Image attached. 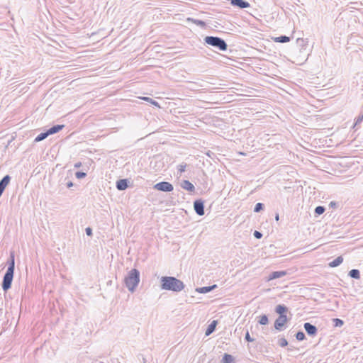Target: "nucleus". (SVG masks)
Returning a JSON list of instances; mask_svg holds the SVG:
<instances>
[{
	"label": "nucleus",
	"mask_w": 363,
	"mask_h": 363,
	"mask_svg": "<svg viewBox=\"0 0 363 363\" xmlns=\"http://www.w3.org/2000/svg\"><path fill=\"white\" fill-rule=\"evenodd\" d=\"M8 267L7 270L4 276L1 287L2 289L6 292L11 287L13 279V274H14V269H15V255L14 252L11 251L10 252L9 257L6 262Z\"/></svg>",
	"instance_id": "obj_1"
},
{
	"label": "nucleus",
	"mask_w": 363,
	"mask_h": 363,
	"mask_svg": "<svg viewBox=\"0 0 363 363\" xmlns=\"http://www.w3.org/2000/svg\"><path fill=\"white\" fill-rule=\"evenodd\" d=\"M160 287L163 290L179 292L184 289V284L174 277H162Z\"/></svg>",
	"instance_id": "obj_2"
},
{
	"label": "nucleus",
	"mask_w": 363,
	"mask_h": 363,
	"mask_svg": "<svg viewBox=\"0 0 363 363\" xmlns=\"http://www.w3.org/2000/svg\"><path fill=\"white\" fill-rule=\"evenodd\" d=\"M140 282V272L132 269L124 279V283L129 291L133 293Z\"/></svg>",
	"instance_id": "obj_3"
},
{
	"label": "nucleus",
	"mask_w": 363,
	"mask_h": 363,
	"mask_svg": "<svg viewBox=\"0 0 363 363\" xmlns=\"http://www.w3.org/2000/svg\"><path fill=\"white\" fill-rule=\"evenodd\" d=\"M204 42L207 45L218 48L220 51H225L228 49L226 42L217 36H206L204 38Z\"/></svg>",
	"instance_id": "obj_4"
},
{
	"label": "nucleus",
	"mask_w": 363,
	"mask_h": 363,
	"mask_svg": "<svg viewBox=\"0 0 363 363\" xmlns=\"http://www.w3.org/2000/svg\"><path fill=\"white\" fill-rule=\"evenodd\" d=\"M153 188L163 192H170L173 191V185L168 182H161L154 185Z\"/></svg>",
	"instance_id": "obj_5"
},
{
	"label": "nucleus",
	"mask_w": 363,
	"mask_h": 363,
	"mask_svg": "<svg viewBox=\"0 0 363 363\" xmlns=\"http://www.w3.org/2000/svg\"><path fill=\"white\" fill-rule=\"evenodd\" d=\"M204 208V201L201 199L194 201V209L197 215L200 216H203L205 213Z\"/></svg>",
	"instance_id": "obj_6"
},
{
	"label": "nucleus",
	"mask_w": 363,
	"mask_h": 363,
	"mask_svg": "<svg viewBox=\"0 0 363 363\" xmlns=\"http://www.w3.org/2000/svg\"><path fill=\"white\" fill-rule=\"evenodd\" d=\"M288 321L286 315H279L274 321V328L278 331L284 330V325Z\"/></svg>",
	"instance_id": "obj_7"
},
{
	"label": "nucleus",
	"mask_w": 363,
	"mask_h": 363,
	"mask_svg": "<svg viewBox=\"0 0 363 363\" xmlns=\"http://www.w3.org/2000/svg\"><path fill=\"white\" fill-rule=\"evenodd\" d=\"M303 328L306 332V333L311 337H314L318 333V329L316 326L310 323H305L303 325Z\"/></svg>",
	"instance_id": "obj_8"
},
{
	"label": "nucleus",
	"mask_w": 363,
	"mask_h": 363,
	"mask_svg": "<svg viewBox=\"0 0 363 363\" xmlns=\"http://www.w3.org/2000/svg\"><path fill=\"white\" fill-rule=\"evenodd\" d=\"M230 4L235 7L246 9L250 6V4L245 0H230Z\"/></svg>",
	"instance_id": "obj_9"
},
{
	"label": "nucleus",
	"mask_w": 363,
	"mask_h": 363,
	"mask_svg": "<svg viewBox=\"0 0 363 363\" xmlns=\"http://www.w3.org/2000/svg\"><path fill=\"white\" fill-rule=\"evenodd\" d=\"M180 186L182 189L189 191L190 193H193L195 191L194 185L191 182H190L189 180L182 181Z\"/></svg>",
	"instance_id": "obj_10"
},
{
	"label": "nucleus",
	"mask_w": 363,
	"mask_h": 363,
	"mask_svg": "<svg viewBox=\"0 0 363 363\" xmlns=\"http://www.w3.org/2000/svg\"><path fill=\"white\" fill-rule=\"evenodd\" d=\"M116 188L119 191H123L128 187V181L126 179H121L116 182Z\"/></svg>",
	"instance_id": "obj_11"
},
{
	"label": "nucleus",
	"mask_w": 363,
	"mask_h": 363,
	"mask_svg": "<svg viewBox=\"0 0 363 363\" xmlns=\"http://www.w3.org/2000/svg\"><path fill=\"white\" fill-rule=\"evenodd\" d=\"M216 288H217V285L213 284V285L208 286H203V287L196 288V291L198 293H200V294H206V293H208V292L211 291L212 290L215 289Z\"/></svg>",
	"instance_id": "obj_12"
},
{
	"label": "nucleus",
	"mask_w": 363,
	"mask_h": 363,
	"mask_svg": "<svg viewBox=\"0 0 363 363\" xmlns=\"http://www.w3.org/2000/svg\"><path fill=\"white\" fill-rule=\"evenodd\" d=\"M287 274L286 271H275L272 272L268 278V280H273L285 276Z\"/></svg>",
	"instance_id": "obj_13"
},
{
	"label": "nucleus",
	"mask_w": 363,
	"mask_h": 363,
	"mask_svg": "<svg viewBox=\"0 0 363 363\" xmlns=\"http://www.w3.org/2000/svg\"><path fill=\"white\" fill-rule=\"evenodd\" d=\"M11 177L9 175H5L0 181V189L4 191L6 187L9 185L11 181Z\"/></svg>",
	"instance_id": "obj_14"
},
{
	"label": "nucleus",
	"mask_w": 363,
	"mask_h": 363,
	"mask_svg": "<svg viewBox=\"0 0 363 363\" xmlns=\"http://www.w3.org/2000/svg\"><path fill=\"white\" fill-rule=\"evenodd\" d=\"M64 126H65L64 125H59V124H57V125H55L52 126L51 128H50L47 130H48V132L49 133V135H50L57 133L59 131H60L61 130H62Z\"/></svg>",
	"instance_id": "obj_15"
},
{
	"label": "nucleus",
	"mask_w": 363,
	"mask_h": 363,
	"mask_svg": "<svg viewBox=\"0 0 363 363\" xmlns=\"http://www.w3.org/2000/svg\"><path fill=\"white\" fill-rule=\"evenodd\" d=\"M217 323H218L217 320H213L211 323V324L208 325V326L206 330V336L210 335L215 330Z\"/></svg>",
	"instance_id": "obj_16"
},
{
	"label": "nucleus",
	"mask_w": 363,
	"mask_h": 363,
	"mask_svg": "<svg viewBox=\"0 0 363 363\" xmlns=\"http://www.w3.org/2000/svg\"><path fill=\"white\" fill-rule=\"evenodd\" d=\"M288 311V308L284 305H277L275 308V312L279 315H286L284 313Z\"/></svg>",
	"instance_id": "obj_17"
},
{
	"label": "nucleus",
	"mask_w": 363,
	"mask_h": 363,
	"mask_svg": "<svg viewBox=\"0 0 363 363\" xmlns=\"http://www.w3.org/2000/svg\"><path fill=\"white\" fill-rule=\"evenodd\" d=\"M343 262V258L342 256H339L337 258H335L334 260L330 262L328 265L330 267H336L339 266L340 264H342Z\"/></svg>",
	"instance_id": "obj_18"
},
{
	"label": "nucleus",
	"mask_w": 363,
	"mask_h": 363,
	"mask_svg": "<svg viewBox=\"0 0 363 363\" xmlns=\"http://www.w3.org/2000/svg\"><path fill=\"white\" fill-rule=\"evenodd\" d=\"M223 363H235L234 357L229 354L225 353L222 358Z\"/></svg>",
	"instance_id": "obj_19"
},
{
	"label": "nucleus",
	"mask_w": 363,
	"mask_h": 363,
	"mask_svg": "<svg viewBox=\"0 0 363 363\" xmlns=\"http://www.w3.org/2000/svg\"><path fill=\"white\" fill-rule=\"evenodd\" d=\"M274 41L276 43H284L290 41V37L286 35H281L274 38Z\"/></svg>",
	"instance_id": "obj_20"
},
{
	"label": "nucleus",
	"mask_w": 363,
	"mask_h": 363,
	"mask_svg": "<svg viewBox=\"0 0 363 363\" xmlns=\"http://www.w3.org/2000/svg\"><path fill=\"white\" fill-rule=\"evenodd\" d=\"M348 274L351 278H353L355 279H360V272L358 269H353L349 272Z\"/></svg>",
	"instance_id": "obj_21"
},
{
	"label": "nucleus",
	"mask_w": 363,
	"mask_h": 363,
	"mask_svg": "<svg viewBox=\"0 0 363 363\" xmlns=\"http://www.w3.org/2000/svg\"><path fill=\"white\" fill-rule=\"evenodd\" d=\"M49 136V133L48 132V130H46L45 132H43V133H40L35 138V142H40V141H42L43 140H45L47 137Z\"/></svg>",
	"instance_id": "obj_22"
},
{
	"label": "nucleus",
	"mask_w": 363,
	"mask_h": 363,
	"mask_svg": "<svg viewBox=\"0 0 363 363\" xmlns=\"http://www.w3.org/2000/svg\"><path fill=\"white\" fill-rule=\"evenodd\" d=\"M188 20L192 21L194 24H196L200 27L203 28L206 26V23L201 20L194 19V18H189Z\"/></svg>",
	"instance_id": "obj_23"
},
{
	"label": "nucleus",
	"mask_w": 363,
	"mask_h": 363,
	"mask_svg": "<svg viewBox=\"0 0 363 363\" xmlns=\"http://www.w3.org/2000/svg\"><path fill=\"white\" fill-rule=\"evenodd\" d=\"M258 322L260 325H263L268 324L269 319H268L267 315L264 314V315L259 316V320Z\"/></svg>",
	"instance_id": "obj_24"
},
{
	"label": "nucleus",
	"mask_w": 363,
	"mask_h": 363,
	"mask_svg": "<svg viewBox=\"0 0 363 363\" xmlns=\"http://www.w3.org/2000/svg\"><path fill=\"white\" fill-rule=\"evenodd\" d=\"M296 43H297V44H298L300 47H301V48H304V47H306V45H307V43H308V40H307V39H303V38H298V39L296 40Z\"/></svg>",
	"instance_id": "obj_25"
},
{
	"label": "nucleus",
	"mask_w": 363,
	"mask_h": 363,
	"mask_svg": "<svg viewBox=\"0 0 363 363\" xmlns=\"http://www.w3.org/2000/svg\"><path fill=\"white\" fill-rule=\"evenodd\" d=\"M325 208L324 206H318L315 208L314 212L316 215H321L325 212Z\"/></svg>",
	"instance_id": "obj_26"
},
{
	"label": "nucleus",
	"mask_w": 363,
	"mask_h": 363,
	"mask_svg": "<svg viewBox=\"0 0 363 363\" xmlns=\"http://www.w3.org/2000/svg\"><path fill=\"white\" fill-rule=\"evenodd\" d=\"M333 322L335 327H341L344 324V321L340 318H333Z\"/></svg>",
	"instance_id": "obj_27"
},
{
	"label": "nucleus",
	"mask_w": 363,
	"mask_h": 363,
	"mask_svg": "<svg viewBox=\"0 0 363 363\" xmlns=\"http://www.w3.org/2000/svg\"><path fill=\"white\" fill-rule=\"evenodd\" d=\"M296 338L298 341H302L306 338V335L303 332L298 331L296 334Z\"/></svg>",
	"instance_id": "obj_28"
},
{
	"label": "nucleus",
	"mask_w": 363,
	"mask_h": 363,
	"mask_svg": "<svg viewBox=\"0 0 363 363\" xmlns=\"http://www.w3.org/2000/svg\"><path fill=\"white\" fill-rule=\"evenodd\" d=\"M278 344L280 347H284L288 345V341L286 338L281 337L279 340Z\"/></svg>",
	"instance_id": "obj_29"
},
{
	"label": "nucleus",
	"mask_w": 363,
	"mask_h": 363,
	"mask_svg": "<svg viewBox=\"0 0 363 363\" xmlns=\"http://www.w3.org/2000/svg\"><path fill=\"white\" fill-rule=\"evenodd\" d=\"M264 208V204L262 203H257L254 208V211L258 213Z\"/></svg>",
	"instance_id": "obj_30"
},
{
	"label": "nucleus",
	"mask_w": 363,
	"mask_h": 363,
	"mask_svg": "<svg viewBox=\"0 0 363 363\" xmlns=\"http://www.w3.org/2000/svg\"><path fill=\"white\" fill-rule=\"evenodd\" d=\"M145 101H147L148 102H150V104H153L154 106H157V107H160V105L158 104L157 101L152 99L151 98H149V97H143V98Z\"/></svg>",
	"instance_id": "obj_31"
},
{
	"label": "nucleus",
	"mask_w": 363,
	"mask_h": 363,
	"mask_svg": "<svg viewBox=\"0 0 363 363\" xmlns=\"http://www.w3.org/2000/svg\"><path fill=\"white\" fill-rule=\"evenodd\" d=\"M186 167V164L182 163V164H179L177 167L178 172L180 174H182V172H185Z\"/></svg>",
	"instance_id": "obj_32"
},
{
	"label": "nucleus",
	"mask_w": 363,
	"mask_h": 363,
	"mask_svg": "<svg viewBox=\"0 0 363 363\" xmlns=\"http://www.w3.org/2000/svg\"><path fill=\"white\" fill-rule=\"evenodd\" d=\"M75 176L77 179H83L86 176V174L84 172H77Z\"/></svg>",
	"instance_id": "obj_33"
},
{
	"label": "nucleus",
	"mask_w": 363,
	"mask_h": 363,
	"mask_svg": "<svg viewBox=\"0 0 363 363\" xmlns=\"http://www.w3.org/2000/svg\"><path fill=\"white\" fill-rule=\"evenodd\" d=\"M245 340L247 341V342H253L255 340L253 338H252L250 335V333L248 331H247L246 334H245Z\"/></svg>",
	"instance_id": "obj_34"
},
{
	"label": "nucleus",
	"mask_w": 363,
	"mask_h": 363,
	"mask_svg": "<svg viewBox=\"0 0 363 363\" xmlns=\"http://www.w3.org/2000/svg\"><path fill=\"white\" fill-rule=\"evenodd\" d=\"M253 235H254L255 238L257 239H260L262 237V233L257 230H255Z\"/></svg>",
	"instance_id": "obj_35"
},
{
	"label": "nucleus",
	"mask_w": 363,
	"mask_h": 363,
	"mask_svg": "<svg viewBox=\"0 0 363 363\" xmlns=\"http://www.w3.org/2000/svg\"><path fill=\"white\" fill-rule=\"evenodd\" d=\"M363 121V113L360 116H359L357 118H356L355 119V124H359V123H361Z\"/></svg>",
	"instance_id": "obj_36"
},
{
	"label": "nucleus",
	"mask_w": 363,
	"mask_h": 363,
	"mask_svg": "<svg viewBox=\"0 0 363 363\" xmlns=\"http://www.w3.org/2000/svg\"><path fill=\"white\" fill-rule=\"evenodd\" d=\"M86 234L88 235V236H91L92 235V229L89 227L86 228Z\"/></svg>",
	"instance_id": "obj_37"
},
{
	"label": "nucleus",
	"mask_w": 363,
	"mask_h": 363,
	"mask_svg": "<svg viewBox=\"0 0 363 363\" xmlns=\"http://www.w3.org/2000/svg\"><path fill=\"white\" fill-rule=\"evenodd\" d=\"M81 166H82V163L80 162L75 163L74 165V167L75 168H79Z\"/></svg>",
	"instance_id": "obj_38"
},
{
	"label": "nucleus",
	"mask_w": 363,
	"mask_h": 363,
	"mask_svg": "<svg viewBox=\"0 0 363 363\" xmlns=\"http://www.w3.org/2000/svg\"><path fill=\"white\" fill-rule=\"evenodd\" d=\"M73 186H74V184H73V182H67V186L68 188H71V187H72Z\"/></svg>",
	"instance_id": "obj_39"
},
{
	"label": "nucleus",
	"mask_w": 363,
	"mask_h": 363,
	"mask_svg": "<svg viewBox=\"0 0 363 363\" xmlns=\"http://www.w3.org/2000/svg\"><path fill=\"white\" fill-rule=\"evenodd\" d=\"M330 206L331 207H335V206H337V203H336L335 202H334V201H331V202L330 203Z\"/></svg>",
	"instance_id": "obj_40"
},
{
	"label": "nucleus",
	"mask_w": 363,
	"mask_h": 363,
	"mask_svg": "<svg viewBox=\"0 0 363 363\" xmlns=\"http://www.w3.org/2000/svg\"><path fill=\"white\" fill-rule=\"evenodd\" d=\"M279 214H276V216H275V219L276 220H279Z\"/></svg>",
	"instance_id": "obj_41"
},
{
	"label": "nucleus",
	"mask_w": 363,
	"mask_h": 363,
	"mask_svg": "<svg viewBox=\"0 0 363 363\" xmlns=\"http://www.w3.org/2000/svg\"><path fill=\"white\" fill-rule=\"evenodd\" d=\"M4 193V191L0 189V197L1 196L2 194Z\"/></svg>",
	"instance_id": "obj_42"
}]
</instances>
